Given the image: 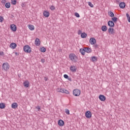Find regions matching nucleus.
Masks as SVG:
<instances>
[{
  "mask_svg": "<svg viewBox=\"0 0 130 130\" xmlns=\"http://www.w3.org/2000/svg\"><path fill=\"white\" fill-rule=\"evenodd\" d=\"M69 58L73 62H77L78 61V57L74 53L69 55Z\"/></svg>",
  "mask_w": 130,
  "mask_h": 130,
  "instance_id": "nucleus-1",
  "label": "nucleus"
},
{
  "mask_svg": "<svg viewBox=\"0 0 130 130\" xmlns=\"http://www.w3.org/2000/svg\"><path fill=\"white\" fill-rule=\"evenodd\" d=\"M2 68L4 70V71H6V72H8L10 69V65H9V63H4L2 65Z\"/></svg>",
  "mask_w": 130,
  "mask_h": 130,
  "instance_id": "nucleus-2",
  "label": "nucleus"
},
{
  "mask_svg": "<svg viewBox=\"0 0 130 130\" xmlns=\"http://www.w3.org/2000/svg\"><path fill=\"white\" fill-rule=\"evenodd\" d=\"M23 50L25 52H27V53H30L31 52V47L28 45H25L23 47Z\"/></svg>",
  "mask_w": 130,
  "mask_h": 130,
  "instance_id": "nucleus-3",
  "label": "nucleus"
},
{
  "mask_svg": "<svg viewBox=\"0 0 130 130\" xmlns=\"http://www.w3.org/2000/svg\"><path fill=\"white\" fill-rule=\"evenodd\" d=\"M73 95L76 96H80L81 95V90L78 89H76L73 90Z\"/></svg>",
  "mask_w": 130,
  "mask_h": 130,
  "instance_id": "nucleus-4",
  "label": "nucleus"
},
{
  "mask_svg": "<svg viewBox=\"0 0 130 130\" xmlns=\"http://www.w3.org/2000/svg\"><path fill=\"white\" fill-rule=\"evenodd\" d=\"M85 117L86 118H91L92 117V113L90 111H87L85 112Z\"/></svg>",
  "mask_w": 130,
  "mask_h": 130,
  "instance_id": "nucleus-5",
  "label": "nucleus"
},
{
  "mask_svg": "<svg viewBox=\"0 0 130 130\" xmlns=\"http://www.w3.org/2000/svg\"><path fill=\"white\" fill-rule=\"evenodd\" d=\"M70 70L72 73H76L77 72V67L75 66H71L70 67Z\"/></svg>",
  "mask_w": 130,
  "mask_h": 130,
  "instance_id": "nucleus-6",
  "label": "nucleus"
},
{
  "mask_svg": "<svg viewBox=\"0 0 130 130\" xmlns=\"http://www.w3.org/2000/svg\"><path fill=\"white\" fill-rule=\"evenodd\" d=\"M89 43L91 44V45H94V44H96V39L94 38H91L89 40Z\"/></svg>",
  "mask_w": 130,
  "mask_h": 130,
  "instance_id": "nucleus-7",
  "label": "nucleus"
},
{
  "mask_svg": "<svg viewBox=\"0 0 130 130\" xmlns=\"http://www.w3.org/2000/svg\"><path fill=\"white\" fill-rule=\"evenodd\" d=\"M41 42H40V40L38 38L36 39L35 41V44L36 46H40V44Z\"/></svg>",
  "mask_w": 130,
  "mask_h": 130,
  "instance_id": "nucleus-8",
  "label": "nucleus"
},
{
  "mask_svg": "<svg viewBox=\"0 0 130 130\" xmlns=\"http://www.w3.org/2000/svg\"><path fill=\"white\" fill-rule=\"evenodd\" d=\"M108 32L110 34H112L113 35H114L115 32H114V29H113V28L110 27L108 30Z\"/></svg>",
  "mask_w": 130,
  "mask_h": 130,
  "instance_id": "nucleus-9",
  "label": "nucleus"
},
{
  "mask_svg": "<svg viewBox=\"0 0 130 130\" xmlns=\"http://www.w3.org/2000/svg\"><path fill=\"white\" fill-rule=\"evenodd\" d=\"M10 28L12 31H14V32L17 31V26H16V25L15 24H11L10 25Z\"/></svg>",
  "mask_w": 130,
  "mask_h": 130,
  "instance_id": "nucleus-10",
  "label": "nucleus"
},
{
  "mask_svg": "<svg viewBox=\"0 0 130 130\" xmlns=\"http://www.w3.org/2000/svg\"><path fill=\"white\" fill-rule=\"evenodd\" d=\"M99 98L100 100H101V101H105V100H106V98L105 97V96L102 94L100 95Z\"/></svg>",
  "mask_w": 130,
  "mask_h": 130,
  "instance_id": "nucleus-11",
  "label": "nucleus"
},
{
  "mask_svg": "<svg viewBox=\"0 0 130 130\" xmlns=\"http://www.w3.org/2000/svg\"><path fill=\"white\" fill-rule=\"evenodd\" d=\"M49 12L47 11H44L43 12V15L44 16V17H45V18H48V17H49Z\"/></svg>",
  "mask_w": 130,
  "mask_h": 130,
  "instance_id": "nucleus-12",
  "label": "nucleus"
},
{
  "mask_svg": "<svg viewBox=\"0 0 130 130\" xmlns=\"http://www.w3.org/2000/svg\"><path fill=\"white\" fill-rule=\"evenodd\" d=\"M58 125L60 126H63L64 125V122L62 120H59L58 122Z\"/></svg>",
  "mask_w": 130,
  "mask_h": 130,
  "instance_id": "nucleus-13",
  "label": "nucleus"
},
{
  "mask_svg": "<svg viewBox=\"0 0 130 130\" xmlns=\"http://www.w3.org/2000/svg\"><path fill=\"white\" fill-rule=\"evenodd\" d=\"M17 47V44L15 43H12L10 44V48L12 49H15Z\"/></svg>",
  "mask_w": 130,
  "mask_h": 130,
  "instance_id": "nucleus-14",
  "label": "nucleus"
},
{
  "mask_svg": "<svg viewBox=\"0 0 130 130\" xmlns=\"http://www.w3.org/2000/svg\"><path fill=\"white\" fill-rule=\"evenodd\" d=\"M119 7L121 9H124L125 8V3L121 2L119 4Z\"/></svg>",
  "mask_w": 130,
  "mask_h": 130,
  "instance_id": "nucleus-15",
  "label": "nucleus"
},
{
  "mask_svg": "<svg viewBox=\"0 0 130 130\" xmlns=\"http://www.w3.org/2000/svg\"><path fill=\"white\" fill-rule=\"evenodd\" d=\"M108 25L109 27H113L114 26V22L112 21H109L108 22Z\"/></svg>",
  "mask_w": 130,
  "mask_h": 130,
  "instance_id": "nucleus-16",
  "label": "nucleus"
},
{
  "mask_svg": "<svg viewBox=\"0 0 130 130\" xmlns=\"http://www.w3.org/2000/svg\"><path fill=\"white\" fill-rule=\"evenodd\" d=\"M85 52H87V53H90V52H92V49L90 48H84Z\"/></svg>",
  "mask_w": 130,
  "mask_h": 130,
  "instance_id": "nucleus-17",
  "label": "nucleus"
},
{
  "mask_svg": "<svg viewBox=\"0 0 130 130\" xmlns=\"http://www.w3.org/2000/svg\"><path fill=\"white\" fill-rule=\"evenodd\" d=\"M12 108H13L14 109H16L18 107V104L17 103H13L11 105Z\"/></svg>",
  "mask_w": 130,
  "mask_h": 130,
  "instance_id": "nucleus-18",
  "label": "nucleus"
},
{
  "mask_svg": "<svg viewBox=\"0 0 130 130\" xmlns=\"http://www.w3.org/2000/svg\"><path fill=\"white\" fill-rule=\"evenodd\" d=\"M23 85L25 88H28V87H29V81H24L23 83Z\"/></svg>",
  "mask_w": 130,
  "mask_h": 130,
  "instance_id": "nucleus-19",
  "label": "nucleus"
},
{
  "mask_svg": "<svg viewBox=\"0 0 130 130\" xmlns=\"http://www.w3.org/2000/svg\"><path fill=\"white\" fill-rule=\"evenodd\" d=\"M102 30L104 32H106L107 31V26L104 25L102 26Z\"/></svg>",
  "mask_w": 130,
  "mask_h": 130,
  "instance_id": "nucleus-20",
  "label": "nucleus"
},
{
  "mask_svg": "<svg viewBox=\"0 0 130 130\" xmlns=\"http://www.w3.org/2000/svg\"><path fill=\"white\" fill-rule=\"evenodd\" d=\"M80 52L81 53L82 55H85V53L86 52L85 51V49H80Z\"/></svg>",
  "mask_w": 130,
  "mask_h": 130,
  "instance_id": "nucleus-21",
  "label": "nucleus"
},
{
  "mask_svg": "<svg viewBox=\"0 0 130 130\" xmlns=\"http://www.w3.org/2000/svg\"><path fill=\"white\" fill-rule=\"evenodd\" d=\"M108 15L111 17V18L114 17V14L113 13V12L110 11L108 12Z\"/></svg>",
  "mask_w": 130,
  "mask_h": 130,
  "instance_id": "nucleus-22",
  "label": "nucleus"
},
{
  "mask_svg": "<svg viewBox=\"0 0 130 130\" xmlns=\"http://www.w3.org/2000/svg\"><path fill=\"white\" fill-rule=\"evenodd\" d=\"M5 7L7 9H10L11 8V3H7L5 4Z\"/></svg>",
  "mask_w": 130,
  "mask_h": 130,
  "instance_id": "nucleus-23",
  "label": "nucleus"
},
{
  "mask_svg": "<svg viewBox=\"0 0 130 130\" xmlns=\"http://www.w3.org/2000/svg\"><path fill=\"white\" fill-rule=\"evenodd\" d=\"M81 38H86V37H87V34H86L85 32H83L81 35Z\"/></svg>",
  "mask_w": 130,
  "mask_h": 130,
  "instance_id": "nucleus-24",
  "label": "nucleus"
},
{
  "mask_svg": "<svg viewBox=\"0 0 130 130\" xmlns=\"http://www.w3.org/2000/svg\"><path fill=\"white\" fill-rule=\"evenodd\" d=\"M28 28H29V30H31V31H32L33 30H34V29H35V27L32 25H29L28 26Z\"/></svg>",
  "mask_w": 130,
  "mask_h": 130,
  "instance_id": "nucleus-25",
  "label": "nucleus"
},
{
  "mask_svg": "<svg viewBox=\"0 0 130 130\" xmlns=\"http://www.w3.org/2000/svg\"><path fill=\"white\" fill-rule=\"evenodd\" d=\"M6 107V105L4 103H0V108L1 109H4Z\"/></svg>",
  "mask_w": 130,
  "mask_h": 130,
  "instance_id": "nucleus-26",
  "label": "nucleus"
},
{
  "mask_svg": "<svg viewBox=\"0 0 130 130\" xmlns=\"http://www.w3.org/2000/svg\"><path fill=\"white\" fill-rule=\"evenodd\" d=\"M64 88H58L57 89V92H59L60 93H63V90Z\"/></svg>",
  "mask_w": 130,
  "mask_h": 130,
  "instance_id": "nucleus-27",
  "label": "nucleus"
},
{
  "mask_svg": "<svg viewBox=\"0 0 130 130\" xmlns=\"http://www.w3.org/2000/svg\"><path fill=\"white\" fill-rule=\"evenodd\" d=\"M112 21L114 23H116V22H117V17H112Z\"/></svg>",
  "mask_w": 130,
  "mask_h": 130,
  "instance_id": "nucleus-28",
  "label": "nucleus"
},
{
  "mask_svg": "<svg viewBox=\"0 0 130 130\" xmlns=\"http://www.w3.org/2000/svg\"><path fill=\"white\" fill-rule=\"evenodd\" d=\"M126 16L128 22H129V23H130V16H129V15L128 14V13H126Z\"/></svg>",
  "mask_w": 130,
  "mask_h": 130,
  "instance_id": "nucleus-29",
  "label": "nucleus"
},
{
  "mask_svg": "<svg viewBox=\"0 0 130 130\" xmlns=\"http://www.w3.org/2000/svg\"><path fill=\"white\" fill-rule=\"evenodd\" d=\"M96 60H97V57L95 56H93L91 57V61H92L93 62H94V61H96Z\"/></svg>",
  "mask_w": 130,
  "mask_h": 130,
  "instance_id": "nucleus-30",
  "label": "nucleus"
},
{
  "mask_svg": "<svg viewBox=\"0 0 130 130\" xmlns=\"http://www.w3.org/2000/svg\"><path fill=\"white\" fill-rule=\"evenodd\" d=\"M41 52H45L46 51V49L44 47H42L40 49Z\"/></svg>",
  "mask_w": 130,
  "mask_h": 130,
  "instance_id": "nucleus-31",
  "label": "nucleus"
},
{
  "mask_svg": "<svg viewBox=\"0 0 130 130\" xmlns=\"http://www.w3.org/2000/svg\"><path fill=\"white\" fill-rule=\"evenodd\" d=\"M12 5H16L17 4V0H11Z\"/></svg>",
  "mask_w": 130,
  "mask_h": 130,
  "instance_id": "nucleus-32",
  "label": "nucleus"
},
{
  "mask_svg": "<svg viewBox=\"0 0 130 130\" xmlns=\"http://www.w3.org/2000/svg\"><path fill=\"white\" fill-rule=\"evenodd\" d=\"M63 93H65L66 94H70V92L66 89L64 88Z\"/></svg>",
  "mask_w": 130,
  "mask_h": 130,
  "instance_id": "nucleus-33",
  "label": "nucleus"
},
{
  "mask_svg": "<svg viewBox=\"0 0 130 130\" xmlns=\"http://www.w3.org/2000/svg\"><path fill=\"white\" fill-rule=\"evenodd\" d=\"M88 6H89V7H90L91 8H93L94 7V5H93L92 3H91V2H88Z\"/></svg>",
  "mask_w": 130,
  "mask_h": 130,
  "instance_id": "nucleus-34",
  "label": "nucleus"
},
{
  "mask_svg": "<svg viewBox=\"0 0 130 130\" xmlns=\"http://www.w3.org/2000/svg\"><path fill=\"white\" fill-rule=\"evenodd\" d=\"M65 112L66 114H68V115L70 114V110H69V109H66Z\"/></svg>",
  "mask_w": 130,
  "mask_h": 130,
  "instance_id": "nucleus-35",
  "label": "nucleus"
},
{
  "mask_svg": "<svg viewBox=\"0 0 130 130\" xmlns=\"http://www.w3.org/2000/svg\"><path fill=\"white\" fill-rule=\"evenodd\" d=\"M50 10H51V11H54V10H55V7L53 6H51L50 7Z\"/></svg>",
  "mask_w": 130,
  "mask_h": 130,
  "instance_id": "nucleus-36",
  "label": "nucleus"
},
{
  "mask_svg": "<svg viewBox=\"0 0 130 130\" xmlns=\"http://www.w3.org/2000/svg\"><path fill=\"white\" fill-rule=\"evenodd\" d=\"M75 16H76L77 18H80V14L77 12L75 13Z\"/></svg>",
  "mask_w": 130,
  "mask_h": 130,
  "instance_id": "nucleus-37",
  "label": "nucleus"
},
{
  "mask_svg": "<svg viewBox=\"0 0 130 130\" xmlns=\"http://www.w3.org/2000/svg\"><path fill=\"white\" fill-rule=\"evenodd\" d=\"M4 21V17L3 16H0V23Z\"/></svg>",
  "mask_w": 130,
  "mask_h": 130,
  "instance_id": "nucleus-38",
  "label": "nucleus"
},
{
  "mask_svg": "<svg viewBox=\"0 0 130 130\" xmlns=\"http://www.w3.org/2000/svg\"><path fill=\"white\" fill-rule=\"evenodd\" d=\"M36 109L38 110V111H40V109H41V108H40V106H38L36 107Z\"/></svg>",
  "mask_w": 130,
  "mask_h": 130,
  "instance_id": "nucleus-39",
  "label": "nucleus"
},
{
  "mask_svg": "<svg viewBox=\"0 0 130 130\" xmlns=\"http://www.w3.org/2000/svg\"><path fill=\"white\" fill-rule=\"evenodd\" d=\"M63 77H64V79H68L69 78V76L67 74H64L63 75Z\"/></svg>",
  "mask_w": 130,
  "mask_h": 130,
  "instance_id": "nucleus-40",
  "label": "nucleus"
},
{
  "mask_svg": "<svg viewBox=\"0 0 130 130\" xmlns=\"http://www.w3.org/2000/svg\"><path fill=\"white\" fill-rule=\"evenodd\" d=\"M82 30H79L78 31V35H82Z\"/></svg>",
  "mask_w": 130,
  "mask_h": 130,
  "instance_id": "nucleus-41",
  "label": "nucleus"
},
{
  "mask_svg": "<svg viewBox=\"0 0 130 130\" xmlns=\"http://www.w3.org/2000/svg\"><path fill=\"white\" fill-rule=\"evenodd\" d=\"M2 4H6V0H2Z\"/></svg>",
  "mask_w": 130,
  "mask_h": 130,
  "instance_id": "nucleus-42",
  "label": "nucleus"
},
{
  "mask_svg": "<svg viewBox=\"0 0 130 130\" xmlns=\"http://www.w3.org/2000/svg\"><path fill=\"white\" fill-rule=\"evenodd\" d=\"M0 55H4V52H0Z\"/></svg>",
  "mask_w": 130,
  "mask_h": 130,
  "instance_id": "nucleus-43",
  "label": "nucleus"
},
{
  "mask_svg": "<svg viewBox=\"0 0 130 130\" xmlns=\"http://www.w3.org/2000/svg\"><path fill=\"white\" fill-rule=\"evenodd\" d=\"M94 47H95V48H97V47H98V45H97V44L94 45Z\"/></svg>",
  "mask_w": 130,
  "mask_h": 130,
  "instance_id": "nucleus-44",
  "label": "nucleus"
},
{
  "mask_svg": "<svg viewBox=\"0 0 130 130\" xmlns=\"http://www.w3.org/2000/svg\"><path fill=\"white\" fill-rule=\"evenodd\" d=\"M42 62H44V59H42Z\"/></svg>",
  "mask_w": 130,
  "mask_h": 130,
  "instance_id": "nucleus-45",
  "label": "nucleus"
},
{
  "mask_svg": "<svg viewBox=\"0 0 130 130\" xmlns=\"http://www.w3.org/2000/svg\"><path fill=\"white\" fill-rule=\"evenodd\" d=\"M45 81H47V78H45Z\"/></svg>",
  "mask_w": 130,
  "mask_h": 130,
  "instance_id": "nucleus-46",
  "label": "nucleus"
},
{
  "mask_svg": "<svg viewBox=\"0 0 130 130\" xmlns=\"http://www.w3.org/2000/svg\"><path fill=\"white\" fill-rule=\"evenodd\" d=\"M69 81H71V79H69Z\"/></svg>",
  "mask_w": 130,
  "mask_h": 130,
  "instance_id": "nucleus-47",
  "label": "nucleus"
}]
</instances>
